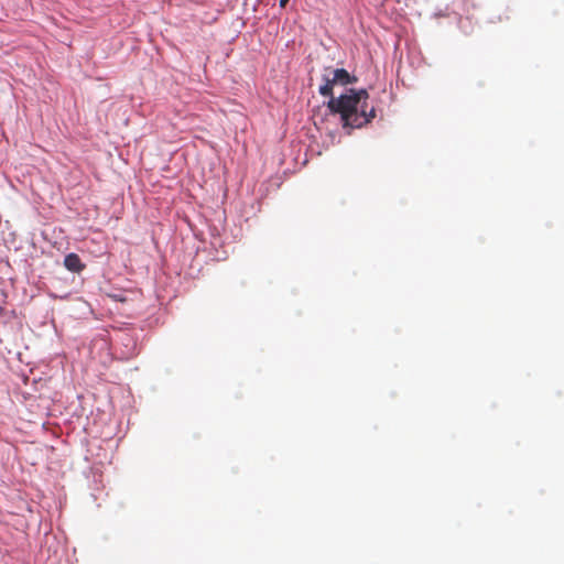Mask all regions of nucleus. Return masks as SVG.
<instances>
[{
  "mask_svg": "<svg viewBox=\"0 0 564 564\" xmlns=\"http://www.w3.org/2000/svg\"><path fill=\"white\" fill-rule=\"evenodd\" d=\"M445 15H446V13L444 11H442V10H440L438 12L434 13V17H445Z\"/></svg>",
  "mask_w": 564,
  "mask_h": 564,
  "instance_id": "obj_9",
  "label": "nucleus"
},
{
  "mask_svg": "<svg viewBox=\"0 0 564 564\" xmlns=\"http://www.w3.org/2000/svg\"><path fill=\"white\" fill-rule=\"evenodd\" d=\"M369 93L366 88H345L337 97H332L324 105L326 106L325 117L314 124L318 130L327 122V117H338L346 134H351L355 129H362L377 116L376 108L368 107Z\"/></svg>",
  "mask_w": 564,
  "mask_h": 564,
  "instance_id": "obj_1",
  "label": "nucleus"
},
{
  "mask_svg": "<svg viewBox=\"0 0 564 564\" xmlns=\"http://www.w3.org/2000/svg\"><path fill=\"white\" fill-rule=\"evenodd\" d=\"M333 73L335 75V79L340 86H347L349 84H355L358 82V78L354 74H350L345 68H336L333 70Z\"/></svg>",
  "mask_w": 564,
  "mask_h": 564,
  "instance_id": "obj_5",
  "label": "nucleus"
},
{
  "mask_svg": "<svg viewBox=\"0 0 564 564\" xmlns=\"http://www.w3.org/2000/svg\"><path fill=\"white\" fill-rule=\"evenodd\" d=\"M326 133H327V137L329 138V142L332 144H335L336 142H339V140H337V137H338V130L337 129H327Z\"/></svg>",
  "mask_w": 564,
  "mask_h": 564,
  "instance_id": "obj_6",
  "label": "nucleus"
},
{
  "mask_svg": "<svg viewBox=\"0 0 564 564\" xmlns=\"http://www.w3.org/2000/svg\"><path fill=\"white\" fill-rule=\"evenodd\" d=\"M290 0H279V6L285 8Z\"/></svg>",
  "mask_w": 564,
  "mask_h": 564,
  "instance_id": "obj_8",
  "label": "nucleus"
},
{
  "mask_svg": "<svg viewBox=\"0 0 564 564\" xmlns=\"http://www.w3.org/2000/svg\"><path fill=\"white\" fill-rule=\"evenodd\" d=\"M64 267L73 272V273H79L85 269V264L83 263L79 256L75 252H69L64 257Z\"/></svg>",
  "mask_w": 564,
  "mask_h": 564,
  "instance_id": "obj_4",
  "label": "nucleus"
},
{
  "mask_svg": "<svg viewBox=\"0 0 564 564\" xmlns=\"http://www.w3.org/2000/svg\"><path fill=\"white\" fill-rule=\"evenodd\" d=\"M469 7L470 8H475L476 7L474 0H464V11L465 12L469 11Z\"/></svg>",
  "mask_w": 564,
  "mask_h": 564,
  "instance_id": "obj_7",
  "label": "nucleus"
},
{
  "mask_svg": "<svg viewBox=\"0 0 564 564\" xmlns=\"http://www.w3.org/2000/svg\"><path fill=\"white\" fill-rule=\"evenodd\" d=\"M323 84L318 88L319 95L323 97H327L328 99H332V97H335L333 94V88L338 85L337 80L335 79V75L332 72V76L327 74H323L322 76Z\"/></svg>",
  "mask_w": 564,
  "mask_h": 564,
  "instance_id": "obj_3",
  "label": "nucleus"
},
{
  "mask_svg": "<svg viewBox=\"0 0 564 564\" xmlns=\"http://www.w3.org/2000/svg\"><path fill=\"white\" fill-rule=\"evenodd\" d=\"M117 341L121 345V358L130 359L138 354V337L129 329L121 330L117 335Z\"/></svg>",
  "mask_w": 564,
  "mask_h": 564,
  "instance_id": "obj_2",
  "label": "nucleus"
}]
</instances>
